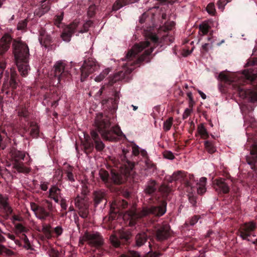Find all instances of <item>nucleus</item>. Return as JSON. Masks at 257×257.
<instances>
[{"mask_svg": "<svg viewBox=\"0 0 257 257\" xmlns=\"http://www.w3.org/2000/svg\"><path fill=\"white\" fill-rule=\"evenodd\" d=\"M13 53L19 71L21 75L26 76L30 70L28 65L29 49L28 46L21 41H14Z\"/></svg>", "mask_w": 257, "mask_h": 257, "instance_id": "1", "label": "nucleus"}, {"mask_svg": "<svg viewBox=\"0 0 257 257\" xmlns=\"http://www.w3.org/2000/svg\"><path fill=\"white\" fill-rule=\"evenodd\" d=\"M95 124L104 140L113 141L121 136L122 132L119 127L113 126L110 127L109 119L106 117H104L102 114L97 115Z\"/></svg>", "mask_w": 257, "mask_h": 257, "instance_id": "2", "label": "nucleus"}, {"mask_svg": "<svg viewBox=\"0 0 257 257\" xmlns=\"http://www.w3.org/2000/svg\"><path fill=\"white\" fill-rule=\"evenodd\" d=\"M166 203L164 202L160 206L144 207L140 212H137L136 206H134L131 210L124 215L123 218L124 220H130L129 225H133L135 223L136 219L142 218L150 214H153L156 216L163 215L166 211Z\"/></svg>", "mask_w": 257, "mask_h": 257, "instance_id": "3", "label": "nucleus"}, {"mask_svg": "<svg viewBox=\"0 0 257 257\" xmlns=\"http://www.w3.org/2000/svg\"><path fill=\"white\" fill-rule=\"evenodd\" d=\"M150 43L148 41H144L135 44L132 48L130 50L126 55L125 60L128 61L134 60L136 59L137 55L144 50V54L136 59V63L144 60L145 57L150 55L153 51L152 47H149Z\"/></svg>", "mask_w": 257, "mask_h": 257, "instance_id": "4", "label": "nucleus"}, {"mask_svg": "<svg viewBox=\"0 0 257 257\" xmlns=\"http://www.w3.org/2000/svg\"><path fill=\"white\" fill-rule=\"evenodd\" d=\"M99 66L93 58L86 60L81 68V80L86 78L90 73L97 70Z\"/></svg>", "mask_w": 257, "mask_h": 257, "instance_id": "5", "label": "nucleus"}, {"mask_svg": "<svg viewBox=\"0 0 257 257\" xmlns=\"http://www.w3.org/2000/svg\"><path fill=\"white\" fill-rule=\"evenodd\" d=\"M255 224L253 222H250L242 224L239 229L241 237L243 239L250 240L249 237L255 236L254 233L255 228Z\"/></svg>", "mask_w": 257, "mask_h": 257, "instance_id": "6", "label": "nucleus"}, {"mask_svg": "<svg viewBox=\"0 0 257 257\" xmlns=\"http://www.w3.org/2000/svg\"><path fill=\"white\" fill-rule=\"evenodd\" d=\"M87 241L92 246H98L102 243L101 237L98 233H85L80 239V243Z\"/></svg>", "mask_w": 257, "mask_h": 257, "instance_id": "7", "label": "nucleus"}, {"mask_svg": "<svg viewBox=\"0 0 257 257\" xmlns=\"http://www.w3.org/2000/svg\"><path fill=\"white\" fill-rule=\"evenodd\" d=\"M75 204L79 208V214L82 218L87 217L88 214V206L89 204L86 200L84 199H80L77 197L75 199Z\"/></svg>", "mask_w": 257, "mask_h": 257, "instance_id": "8", "label": "nucleus"}, {"mask_svg": "<svg viewBox=\"0 0 257 257\" xmlns=\"http://www.w3.org/2000/svg\"><path fill=\"white\" fill-rule=\"evenodd\" d=\"M79 25L76 23H72L67 26L64 30L61 35V38L63 41L69 42L70 41L71 36L74 32H76L75 28Z\"/></svg>", "mask_w": 257, "mask_h": 257, "instance_id": "9", "label": "nucleus"}, {"mask_svg": "<svg viewBox=\"0 0 257 257\" xmlns=\"http://www.w3.org/2000/svg\"><path fill=\"white\" fill-rule=\"evenodd\" d=\"M214 188L218 193H227L229 188L222 178L216 179L214 182Z\"/></svg>", "mask_w": 257, "mask_h": 257, "instance_id": "10", "label": "nucleus"}, {"mask_svg": "<svg viewBox=\"0 0 257 257\" xmlns=\"http://www.w3.org/2000/svg\"><path fill=\"white\" fill-rule=\"evenodd\" d=\"M12 39L11 36L8 34L4 35L1 38L0 40V55L4 54L8 50Z\"/></svg>", "mask_w": 257, "mask_h": 257, "instance_id": "11", "label": "nucleus"}, {"mask_svg": "<svg viewBox=\"0 0 257 257\" xmlns=\"http://www.w3.org/2000/svg\"><path fill=\"white\" fill-rule=\"evenodd\" d=\"M170 235V227L168 224L163 225L158 229L156 233L157 238L159 240L167 239Z\"/></svg>", "mask_w": 257, "mask_h": 257, "instance_id": "12", "label": "nucleus"}, {"mask_svg": "<svg viewBox=\"0 0 257 257\" xmlns=\"http://www.w3.org/2000/svg\"><path fill=\"white\" fill-rule=\"evenodd\" d=\"M66 63L64 61L59 60L56 62L54 65L55 75L58 77V82L60 81V77L63 73L65 72Z\"/></svg>", "mask_w": 257, "mask_h": 257, "instance_id": "13", "label": "nucleus"}, {"mask_svg": "<svg viewBox=\"0 0 257 257\" xmlns=\"http://www.w3.org/2000/svg\"><path fill=\"white\" fill-rule=\"evenodd\" d=\"M49 197L58 203L61 199L60 190L56 186L51 187L49 190Z\"/></svg>", "mask_w": 257, "mask_h": 257, "instance_id": "14", "label": "nucleus"}, {"mask_svg": "<svg viewBox=\"0 0 257 257\" xmlns=\"http://www.w3.org/2000/svg\"><path fill=\"white\" fill-rule=\"evenodd\" d=\"M73 23H76L79 25L78 27L75 28V30L76 32L79 33L86 32L92 24V22L90 21H88L83 24L80 23L78 21H75Z\"/></svg>", "mask_w": 257, "mask_h": 257, "instance_id": "15", "label": "nucleus"}, {"mask_svg": "<svg viewBox=\"0 0 257 257\" xmlns=\"http://www.w3.org/2000/svg\"><path fill=\"white\" fill-rule=\"evenodd\" d=\"M0 208L8 213H11L12 211L8 203V197L4 196L1 194H0Z\"/></svg>", "mask_w": 257, "mask_h": 257, "instance_id": "16", "label": "nucleus"}, {"mask_svg": "<svg viewBox=\"0 0 257 257\" xmlns=\"http://www.w3.org/2000/svg\"><path fill=\"white\" fill-rule=\"evenodd\" d=\"M207 179L205 177H201L197 183V190L199 194H204L206 191V184Z\"/></svg>", "mask_w": 257, "mask_h": 257, "instance_id": "17", "label": "nucleus"}, {"mask_svg": "<svg viewBox=\"0 0 257 257\" xmlns=\"http://www.w3.org/2000/svg\"><path fill=\"white\" fill-rule=\"evenodd\" d=\"M36 215L38 218L41 219H45L46 217L48 216L53 217V215L52 213L47 211L42 206H40L38 209V211H37Z\"/></svg>", "mask_w": 257, "mask_h": 257, "instance_id": "18", "label": "nucleus"}, {"mask_svg": "<svg viewBox=\"0 0 257 257\" xmlns=\"http://www.w3.org/2000/svg\"><path fill=\"white\" fill-rule=\"evenodd\" d=\"M13 167L19 173H28L30 171L29 168L25 167L23 163H18L16 160Z\"/></svg>", "mask_w": 257, "mask_h": 257, "instance_id": "19", "label": "nucleus"}, {"mask_svg": "<svg viewBox=\"0 0 257 257\" xmlns=\"http://www.w3.org/2000/svg\"><path fill=\"white\" fill-rule=\"evenodd\" d=\"M197 132L201 138L207 139L209 137V134L203 124H200L198 126Z\"/></svg>", "mask_w": 257, "mask_h": 257, "instance_id": "20", "label": "nucleus"}, {"mask_svg": "<svg viewBox=\"0 0 257 257\" xmlns=\"http://www.w3.org/2000/svg\"><path fill=\"white\" fill-rule=\"evenodd\" d=\"M17 77V74L16 71H12L11 73V78L9 82L10 87L12 90L16 89L18 83L16 79Z\"/></svg>", "mask_w": 257, "mask_h": 257, "instance_id": "21", "label": "nucleus"}, {"mask_svg": "<svg viewBox=\"0 0 257 257\" xmlns=\"http://www.w3.org/2000/svg\"><path fill=\"white\" fill-rule=\"evenodd\" d=\"M147 235L145 233H139L136 236V244L138 246L142 245L147 240Z\"/></svg>", "mask_w": 257, "mask_h": 257, "instance_id": "22", "label": "nucleus"}, {"mask_svg": "<svg viewBox=\"0 0 257 257\" xmlns=\"http://www.w3.org/2000/svg\"><path fill=\"white\" fill-rule=\"evenodd\" d=\"M104 197V192L101 191H95L94 193V201L95 205L98 204Z\"/></svg>", "mask_w": 257, "mask_h": 257, "instance_id": "23", "label": "nucleus"}, {"mask_svg": "<svg viewBox=\"0 0 257 257\" xmlns=\"http://www.w3.org/2000/svg\"><path fill=\"white\" fill-rule=\"evenodd\" d=\"M251 156H247L246 161L250 165L251 168L255 170L257 168L255 166V163L257 162V156L251 155Z\"/></svg>", "mask_w": 257, "mask_h": 257, "instance_id": "24", "label": "nucleus"}, {"mask_svg": "<svg viewBox=\"0 0 257 257\" xmlns=\"http://www.w3.org/2000/svg\"><path fill=\"white\" fill-rule=\"evenodd\" d=\"M245 93L251 101H257V87L252 90H247Z\"/></svg>", "mask_w": 257, "mask_h": 257, "instance_id": "25", "label": "nucleus"}, {"mask_svg": "<svg viewBox=\"0 0 257 257\" xmlns=\"http://www.w3.org/2000/svg\"><path fill=\"white\" fill-rule=\"evenodd\" d=\"M173 118L170 117L164 122L163 128L164 131L168 132L171 129L173 124Z\"/></svg>", "mask_w": 257, "mask_h": 257, "instance_id": "26", "label": "nucleus"}, {"mask_svg": "<svg viewBox=\"0 0 257 257\" xmlns=\"http://www.w3.org/2000/svg\"><path fill=\"white\" fill-rule=\"evenodd\" d=\"M185 176V173L184 172L182 171H178L176 172H175L172 175L171 178L172 180L171 181H181L182 179H183L184 176Z\"/></svg>", "mask_w": 257, "mask_h": 257, "instance_id": "27", "label": "nucleus"}, {"mask_svg": "<svg viewBox=\"0 0 257 257\" xmlns=\"http://www.w3.org/2000/svg\"><path fill=\"white\" fill-rule=\"evenodd\" d=\"M204 146L205 149L210 154H212L216 151L215 147H214L212 143L209 141L204 142Z\"/></svg>", "mask_w": 257, "mask_h": 257, "instance_id": "28", "label": "nucleus"}, {"mask_svg": "<svg viewBox=\"0 0 257 257\" xmlns=\"http://www.w3.org/2000/svg\"><path fill=\"white\" fill-rule=\"evenodd\" d=\"M110 69L109 68L105 69L98 76L95 78V81L100 82L108 75Z\"/></svg>", "mask_w": 257, "mask_h": 257, "instance_id": "29", "label": "nucleus"}, {"mask_svg": "<svg viewBox=\"0 0 257 257\" xmlns=\"http://www.w3.org/2000/svg\"><path fill=\"white\" fill-rule=\"evenodd\" d=\"M111 180L116 184H120L123 182L121 176L113 172H111Z\"/></svg>", "mask_w": 257, "mask_h": 257, "instance_id": "30", "label": "nucleus"}, {"mask_svg": "<svg viewBox=\"0 0 257 257\" xmlns=\"http://www.w3.org/2000/svg\"><path fill=\"white\" fill-rule=\"evenodd\" d=\"M125 5L126 3L124 0H117L113 5L112 10L113 11H117Z\"/></svg>", "mask_w": 257, "mask_h": 257, "instance_id": "31", "label": "nucleus"}, {"mask_svg": "<svg viewBox=\"0 0 257 257\" xmlns=\"http://www.w3.org/2000/svg\"><path fill=\"white\" fill-rule=\"evenodd\" d=\"M99 176L101 180L105 183H107L108 181V172L103 169H101L99 172Z\"/></svg>", "mask_w": 257, "mask_h": 257, "instance_id": "32", "label": "nucleus"}, {"mask_svg": "<svg viewBox=\"0 0 257 257\" xmlns=\"http://www.w3.org/2000/svg\"><path fill=\"white\" fill-rule=\"evenodd\" d=\"M127 205V203L124 200H122L121 201L118 202V205L116 204V201L113 202L111 204V208L114 209L115 207H120L121 206L122 208H125Z\"/></svg>", "mask_w": 257, "mask_h": 257, "instance_id": "33", "label": "nucleus"}, {"mask_svg": "<svg viewBox=\"0 0 257 257\" xmlns=\"http://www.w3.org/2000/svg\"><path fill=\"white\" fill-rule=\"evenodd\" d=\"M210 29V26L207 23H202L199 26L200 31L202 32L203 35H206L208 33Z\"/></svg>", "mask_w": 257, "mask_h": 257, "instance_id": "34", "label": "nucleus"}, {"mask_svg": "<svg viewBox=\"0 0 257 257\" xmlns=\"http://www.w3.org/2000/svg\"><path fill=\"white\" fill-rule=\"evenodd\" d=\"M155 183L153 181L151 183V184L147 186L145 189V192L148 194L153 193L156 189L155 187Z\"/></svg>", "mask_w": 257, "mask_h": 257, "instance_id": "35", "label": "nucleus"}, {"mask_svg": "<svg viewBox=\"0 0 257 257\" xmlns=\"http://www.w3.org/2000/svg\"><path fill=\"white\" fill-rule=\"evenodd\" d=\"M15 227L17 233H23L27 231V229L21 224H16Z\"/></svg>", "mask_w": 257, "mask_h": 257, "instance_id": "36", "label": "nucleus"}, {"mask_svg": "<svg viewBox=\"0 0 257 257\" xmlns=\"http://www.w3.org/2000/svg\"><path fill=\"white\" fill-rule=\"evenodd\" d=\"M95 147L96 150L98 151L102 150L104 147V145L100 140H96L94 141Z\"/></svg>", "mask_w": 257, "mask_h": 257, "instance_id": "37", "label": "nucleus"}, {"mask_svg": "<svg viewBox=\"0 0 257 257\" xmlns=\"http://www.w3.org/2000/svg\"><path fill=\"white\" fill-rule=\"evenodd\" d=\"M206 10L209 14L214 15L215 13V9L214 4H209L206 7Z\"/></svg>", "mask_w": 257, "mask_h": 257, "instance_id": "38", "label": "nucleus"}, {"mask_svg": "<svg viewBox=\"0 0 257 257\" xmlns=\"http://www.w3.org/2000/svg\"><path fill=\"white\" fill-rule=\"evenodd\" d=\"M110 240L112 245L115 247H118L119 245L118 239L115 235H112L110 237Z\"/></svg>", "mask_w": 257, "mask_h": 257, "instance_id": "39", "label": "nucleus"}, {"mask_svg": "<svg viewBox=\"0 0 257 257\" xmlns=\"http://www.w3.org/2000/svg\"><path fill=\"white\" fill-rule=\"evenodd\" d=\"M43 5L42 6V12L45 13L49 11L50 9V5L49 1H44L42 3Z\"/></svg>", "mask_w": 257, "mask_h": 257, "instance_id": "40", "label": "nucleus"}, {"mask_svg": "<svg viewBox=\"0 0 257 257\" xmlns=\"http://www.w3.org/2000/svg\"><path fill=\"white\" fill-rule=\"evenodd\" d=\"M43 232L45 234L46 236L49 238L51 237V230L49 226H44L42 228Z\"/></svg>", "mask_w": 257, "mask_h": 257, "instance_id": "41", "label": "nucleus"}, {"mask_svg": "<svg viewBox=\"0 0 257 257\" xmlns=\"http://www.w3.org/2000/svg\"><path fill=\"white\" fill-rule=\"evenodd\" d=\"M120 257H140L139 253L136 251H130L126 254H122Z\"/></svg>", "mask_w": 257, "mask_h": 257, "instance_id": "42", "label": "nucleus"}, {"mask_svg": "<svg viewBox=\"0 0 257 257\" xmlns=\"http://www.w3.org/2000/svg\"><path fill=\"white\" fill-rule=\"evenodd\" d=\"M39 132V130L38 127L37 126H35L33 127V128H32V129L31 130L30 134H31V135L33 137L35 138V137H37V136L38 135Z\"/></svg>", "mask_w": 257, "mask_h": 257, "instance_id": "43", "label": "nucleus"}, {"mask_svg": "<svg viewBox=\"0 0 257 257\" xmlns=\"http://www.w3.org/2000/svg\"><path fill=\"white\" fill-rule=\"evenodd\" d=\"M187 95L189 98V107H193V105L195 103V102L193 100V96H192V94L191 92H188L187 93Z\"/></svg>", "mask_w": 257, "mask_h": 257, "instance_id": "44", "label": "nucleus"}, {"mask_svg": "<svg viewBox=\"0 0 257 257\" xmlns=\"http://www.w3.org/2000/svg\"><path fill=\"white\" fill-rule=\"evenodd\" d=\"M84 148L86 151L88 150H91L93 148V144L92 143H89L87 140H86L85 142L83 143Z\"/></svg>", "mask_w": 257, "mask_h": 257, "instance_id": "45", "label": "nucleus"}, {"mask_svg": "<svg viewBox=\"0 0 257 257\" xmlns=\"http://www.w3.org/2000/svg\"><path fill=\"white\" fill-rule=\"evenodd\" d=\"M43 203L47 204V208L49 211V212L51 213L54 210V208L52 205V203L47 200H44L43 201Z\"/></svg>", "mask_w": 257, "mask_h": 257, "instance_id": "46", "label": "nucleus"}, {"mask_svg": "<svg viewBox=\"0 0 257 257\" xmlns=\"http://www.w3.org/2000/svg\"><path fill=\"white\" fill-rule=\"evenodd\" d=\"M192 111V107H189L188 108H186L183 114V118H187L191 114Z\"/></svg>", "mask_w": 257, "mask_h": 257, "instance_id": "47", "label": "nucleus"}, {"mask_svg": "<svg viewBox=\"0 0 257 257\" xmlns=\"http://www.w3.org/2000/svg\"><path fill=\"white\" fill-rule=\"evenodd\" d=\"M164 156L165 158L173 160L174 158L173 154L170 151H166L164 153Z\"/></svg>", "mask_w": 257, "mask_h": 257, "instance_id": "48", "label": "nucleus"}, {"mask_svg": "<svg viewBox=\"0 0 257 257\" xmlns=\"http://www.w3.org/2000/svg\"><path fill=\"white\" fill-rule=\"evenodd\" d=\"M256 154H257V145L254 144V145H252L251 147L250 155L256 156Z\"/></svg>", "mask_w": 257, "mask_h": 257, "instance_id": "49", "label": "nucleus"}, {"mask_svg": "<svg viewBox=\"0 0 257 257\" xmlns=\"http://www.w3.org/2000/svg\"><path fill=\"white\" fill-rule=\"evenodd\" d=\"M40 206L37 205L35 203H31V209L34 212L35 215L37 213L38 211V209L40 208Z\"/></svg>", "mask_w": 257, "mask_h": 257, "instance_id": "50", "label": "nucleus"}, {"mask_svg": "<svg viewBox=\"0 0 257 257\" xmlns=\"http://www.w3.org/2000/svg\"><path fill=\"white\" fill-rule=\"evenodd\" d=\"M243 73L248 79L253 80L255 78L254 75H253L252 76L250 75V74L251 73V72L249 70L244 71Z\"/></svg>", "mask_w": 257, "mask_h": 257, "instance_id": "51", "label": "nucleus"}, {"mask_svg": "<svg viewBox=\"0 0 257 257\" xmlns=\"http://www.w3.org/2000/svg\"><path fill=\"white\" fill-rule=\"evenodd\" d=\"M91 136L92 139L93 140L94 142L96 141L97 140H99V138L98 134H97L96 132H95L94 131H92L91 132Z\"/></svg>", "mask_w": 257, "mask_h": 257, "instance_id": "52", "label": "nucleus"}, {"mask_svg": "<svg viewBox=\"0 0 257 257\" xmlns=\"http://www.w3.org/2000/svg\"><path fill=\"white\" fill-rule=\"evenodd\" d=\"M26 23L24 21H22L18 24L17 28L18 30H23L26 27Z\"/></svg>", "mask_w": 257, "mask_h": 257, "instance_id": "53", "label": "nucleus"}, {"mask_svg": "<svg viewBox=\"0 0 257 257\" xmlns=\"http://www.w3.org/2000/svg\"><path fill=\"white\" fill-rule=\"evenodd\" d=\"M149 37L150 39H151L153 42H157L158 40V38L156 34H151L149 35Z\"/></svg>", "mask_w": 257, "mask_h": 257, "instance_id": "54", "label": "nucleus"}, {"mask_svg": "<svg viewBox=\"0 0 257 257\" xmlns=\"http://www.w3.org/2000/svg\"><path fill=\"white\" fill-rule=\"evenodd\" d=\"M54 231L57 235H60L62 233V228L60 226H57L55 228Z\"/></svg>", "mask_w": 257, "mask_h": 257, "instance_id": "55", "label": "nucleus"}, {"mask_svg": "<svg viewBox=\"0 0 257 257\" xmlns=\"http://www.w3.org/2000/svg\"><path fill=\"white\" fill-rule=\"evenodd\" d=\"M223 0H218L217 3L218 8L221 10H223L224 6L226 5H223Z\"/></svg>", "mask_w": 257, "mask_h": 257, "instance_id": "56", "label": "nucleus"}, {"mask_svg": "<svg viewBox=\"0 0 257 257\" xmlns=\"http://www.w3.org/2000/svg\"><path fill=\"white\" fill-rule=\"evenodd\" d=\"M63 19V14H61L60 16H57L56 19H55V24L56 25H58L60 23L61 21Z\"/></svg>", "mask_w": 257, "mask_h": 257, "instance_id": "57", "label": "nucleus"}, {"mask_svg": "<svg viewBox=\"0 0 257 257\" xmlns=\"http://www.w3.org/2000/svg\"><path fill=\"white\" fill-rule=\"evenodd\" d=\"M6 66L4 63H0V79L2 78V74Z\"/></svg>", "mask_w": 257, "mask_h": 257, "instance_id": "58", "label": "nucleus"}, {"mask_svg": "<svg viewBox=\"0 0 257 257\" xmlns=\"http://www.w3.org/2000/svg\"><path fill=\"white\" fill-rule=\"evenodd\" d=\"M67 177L68 180H70V181L73 182L74 181V179L73 178V175L71 172H68L67 173Z\"/></svg>", "mask_w": 257, "mask_h": 257, "instance_id": "59", "label": "nucleus"}, {"mask_svg": "<svg viewBox=\"0 0 257 257\" xmlns=\"http://www.w3.org/2000/svg\"><path fill=\"white\" fill-rule=\"evenodd\" d=\"M198 220V218L197 216H194L190 221V224L192 225H194L196 222H197Z\"/></svg>", "mask_w": 257, "mask_h": 257, "instance_id": "60", "label": "nucleus"}, {"mask_svg": "<svg viewBox=\"0 0 257 257\" xmlns=\"http://www.w3.org/2000/svg\"><path fill=\"white\" fill-rule=\"evenodd\" d=\"M94 10V7L91 6L89 8V10L88 11V15L90 16H92L93 15V10Z\"/></svg>", "mask_w": 257, "mask_h": 257, "instance_id": "61", "label": "nucleus"}, {"mask_svg": "<svg viewBox=\"0 0 257 257\" xmlns=\"http://www.w3.org/2000/svg\"><path fill=\"white\" fill-rule=\"evenodd\" d=\"M133 153L135 155H138L139 154V150L138 147H133Z\"/></svg>", "mask_w": 257, "mask_h": 257, "instance_id": "62", "label": "nucleus"}, {"mask_svg": "<svg viewBox=\"0 0 257 257\" xmlns=\"http://www.w3.org/2000/svg\"><path fill=\"white\" fill-rule=\"evenodd\" d=\"M198 92L200 94V96L203 99H205L206 98V96L205 93H204L202 91L200 90H198Z\"/></svg>", "mask_w": 257, "mask_h": 257, "instance_id": "63", "label": "nucleus"}, {"mask_svg": "<svg viewBox=\"0 0 257 257\" xmlns=\"http://www.w3.org/2000/svg\"><path fill=\"white\" fill-rule=\"evenodd\" d=\"M22 219V218L21 217H20V216H16V215H14L12 217L13 221H16V220L21 221Z\"/></svg>", "mask_w": 257, "mask_h": 257, "instance_id": "64", "label": "nucleus"}]
</instances>
